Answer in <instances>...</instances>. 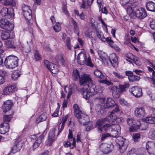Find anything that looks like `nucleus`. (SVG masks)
<instances>
[{
	"label": "nucleus",
	"instance_id": "obj_1",
	"mask_svg": "<svg viewBox=\"0 0 155 155\" xmlns=\"http://www.w3.org/2000/svg\"><path fill=\"white\" fill-rule=\"evenodd\" d=\"M121 128L119 124L113 125L110 132V137H116V141L119 146V150L123 153L126 150L128 145V140L121 136L117 137L120 134Z\"/></svg>",
	"mask_w": 155,
	"mask_h": 155
},
{
	"label": "nucleus",
	"instance_id": "obj_2",
	"mask_svg": "<svg viewBox=\"0 0 155 155\" xmlns=\"http://www.w3.org/2000/svg\"><path fill=\"white\" fill-rule=\"evenodd\" d=\"M138 0H133L130 2V3L123 6L126 10L128 15L132 17H134L135 15V8L138 5Z\"/></svg>",
	"mask_w": 155,
	"mask_h": 155
},
{
	"label": "nucleus",
	"instance_id": "obj_3",
	"mask_svg": "<svg viewBox=\"0 0 155 155\" xmlns=\"http://www.w3.org/2000/svg\"><path fill=\"white\" fill-rule=\"evenodd\" d=\"M18 59L17 57L11 55L6 58L4 64L6 67L13 69L18 65Z\"/></svg>",
	"mask_w": 155,
	"mask_h": 155
},
{
	"label": "nucleus",
	"instance_id": "obj_4",
	"mask_svg": "<svg viewBox=\"0 0 155 155\" xmlns=\"http://www.w3.org/2000/svg\"><path fill=\"white\" fill-rule=\"evenodd\" d=\"M118 87L119 88L114 86L112 88V93L114 95H116V97H119L120 94L125 91L126 88H129V84L128 83H124L123 85L119 84Z\"/></svg>",
	"mask_w": 155,
	"mask_h": 155
},
{
	"label": "nucleus",
	"instance_id": "obj_5",
	"mask_svg": "<svg viewBox=\"0 0 155 155\" xmlns=\"http://www.w3.org/2000/svg\"><path fill=\"white\" fill-rule=\"evenodd\" d=\"M127 124L128 125L130 126L129 128L130 132H133L136 131L139 129L140 126V123L139 121H137L136 123L135 121L132 118H128L127 120Z\"/></svg>",
	"mask_w": 155,
	"mask_h": 155
},
{
	"label": "nucleus",
	"instance_id": "obj_6",
	"mask_svg": "<svg viewBox=\"0 0 155 155\" xmlns=\"http://www.w3.org/2000/svg\"><path fill=\"white\" fill-rule=\"evenodd\" d=\"M96 34L97 37L103 42L108 43L109 45H111V43L113 42L110 37L105 38L103 32L101 30H96Z\"/></svg>",
	"mask_w": 155,
	"mask_h": 155
},
{
	"label": "nucleus",
	"instance_id": "obj_7",
	"mask_svg": "<svg viewBox=\"0 0 155 155\" xmlns=\"http://www.w3.org/2000/svg\"><path fill=\"white\" fill-rule=\"evenodd\" d=\"M0 27L2 28L7 30L9 31H12L13 28L12 23L5 19H2L0 20Z\"/></svg>",
	"mask_w": 155,
	"mask_h": 155
},
{
	"label": "nucleus",
	"instance_id": "obj_8",
	"mask_svg": "<svg viewBox=\"0 0 155 155\" xmlns=\"http://www.w3.org/2000/svg\"><path fill=\"white\" fill-rule=\"evenodd\" d=\"M22 11L25 19L28 21L30 20L32 18V15L30 7L28 5H24L22 6Z\"/></svg>",
	"mask_w": 155,
	"mask_h": 155
},
{
	"label": "nucleus",
	"instance_id": "obj_9",
	"mask_svg": "<svg viewBox=\"0 0 155 155\" xmlns=\"http://www.w3.org/2000/svg\"><path fill=\"white\" fill-rule=\"evenodd\" d=\"M23 144L21 141L20 138L16 139L14 143V145L12 147L11 152L13 153H15L19 151L22 148Z\"/></svg>",
	"mask_w": 155,
	"mask_h": 155
},
{
	"label": "nucleus",
	"instance_id": "obj_10",
	"mask_svg": "<svg viewBox=\"0 0 155 155\" xmlns=\"http://www.w3.org/2000/svg\"><path fill=\"white\" fill-rule=\"evenodd\" d=\"M79 82L80 85L85 86L92 83V81L89 75L84 74L80 78Z\"/></svg>",
	"mask_w": 155,
	"mask_h": 155
},
{
	"label": "nucleus",
	"instance_id": "obj_11",
	"mask_svg": "<svg viewBox=\"0 0 155 155\" xmlns=\"http://www.w3.org/2000/svg\"><path fill=\"white\" fill-rule=\"evenodd\" d=\"M44 62L46 67L52 73L56 74L58 73L59 69L57 65L51 63L47 60H45Z\"/></svg>",
	"mask_w": 155,
	"mask_h": 155
},
{
	"label": "nucleus",
	"instance_id": "obj_12",
	"mask_svg": "<svg viewBox=\"0 0 155 155\" xmlns=\"http://www.w3.org/2000/svg\"><path fill=\"white\" fill-rule=\"evenodd\" d=\"M129 92L135 97H139L143 95L142 89L138 86H134L129 89Z\"/></svg>",
	"mask_w": 155,
	"mask_h": 155
},
{
	"label": "nucleus",
	"instance_id": "obj_13",
	"mask_svg": "<svg viewBox=\"0 0 155 155\" xmlns=\"http://www.w3.org/2000/svg\"><path fill=\"white\" fill-rule=\"evenodd\" d=\"M101 150L104 153L108 154L111 152L113 149V145L108 143L101 144L100 146Z\"/></svg>",
	"mask_w": 155,
	"mask_h": 155
},
{
	"label": "nucleus",
	"instance_id": "obj_14",
	"mask_svg": "<svg viewBox=\"0 0 155 155\" xmlns=\"http://www.w3.org/2000/svg\"><path fill=\"white\" fill-rule=\"evenodd\" d=\"M1 15L3 17L9 18L14 16V15L13 12V10L11 8L9 9L7 8H3L0 12Z\"/></svg>",
	"mask_w": 155,
	"mask_h": 155
},
{
	"label": "nucleus",
	"instance_id": "obj_15",
	"mask_svg": "<svg viewBox=\"0 0 155 155\" xmlns=\"http://www.w3.org/2000/svg\"><path fill=\"white\" fill-rule=\"evenodd\" d=\"M147 16V14L145 10L143 8H140L135 12L134 17L136 16L139 19H143Z\"/></svg>",
	"mask_w": 155,
	"mask_h": 155
},
{
	"label": "nucleus",
	"instance_id": "obj_16",
	"mask_svg": "<svg viewBox=\"0 0 155 155\" xmlns=\"http://www.w3.org/2000/svg\"><path fill=\"white\" fill-rule=\"evenodd\" d=\"M105 60H107V63H108V61L110 62L114 68H116L118 66L117 58L116 55L114 53L111 54L109 58H107V59H105Z\"/></svg>",
	"mask_w": 155,
	"mask_h": 155
},
{
	"label": "nucleus",
	"instance_id": "obj_17",
	"mask_svg": "<svg viewBox=\"0 0 155 155\" xmlns=\"http://www.w3.org/2000/svg\"><path fill=\"white\" fill-rule=\"evenodd\" d=\"M56 131V129L53 128L50 131L48 135V139L46 142L48 145H51L52 142L54 141L55 139V132Z\"/></svg>",
	"mask_w": 155,
	"mask_h": 155
},
{
	"label": "nucleus",
	"instance_id": "obj_18",
	"mask_svg": "<svg viewBox=\"0 0 155 155\" xmlns=\"http://www.w3.org/2000/svg\"><path fill=\"white\" fill-rule=\"evenodd\" d=\"M135 114L136 116L138 117H143L146 115L145 111L143 107H136L135 109Z\"/></svg>",
	"mask_w": 155,
	"mask_h": 155
},
{
	"label": "nucleus",
	"instance_id": "obj_19",
	"mask_svg": "<svg viewBox=\"0 0 155 155\" xmlns=\"http://www.w3.org/2000/svg\"><path fill=\"white\" fill-rule=\"evenodd\" d=\"M78 119L80 123L84 125H88V122L90 121L88 116L84 114H82L81 116Z\"/></svg>",
	"mask_w": 155,
	"mask_h": 155
},
{
	"label": "nucleus",
	"instance_id": "obj_20",
	"mask_svg": "<svg viewBox=\"0 0 155 155\" xmlns=\"http://www.w3.org/2000/svg\"><path fill=\"white\" fill-rule=\"evenodd\" d=\"M114 124H105L102 127H99L98 129V131L99 133H101L102 132L103 130L107 132H110L111 130V128L113 127V125Z\"/></svg>",
	"mask_w": 155,
	"mask_h": 155
},
{
	"label": "nucleus",
	"instance_id": "obj_21",
	"mask_svg": "<svg viewBox=\"0 0 155 155\" xmlns=\"http://www.w3.org/2000/svg\"><path fill=\"white\" fill-rule=\"evenodd\" d=\"M87 87L89 88L88 91V92L90 93V94L92 96L95 95L97 93V89L95 85L93 84L92 83L90 84H87Z\"/></svg>",
	"mask_w": 155,
	"mask_h": 155
},
{
	"label": "nucleus",
	"instance_id": "obj_22",
	"mask_svg": "<svg viewBox=\"0 0 155 155\" xmlns=\"http://www.w3.org/2000/svg\"><path fill=\"white\" fill-rule=\"evenodd\" d=\"M9 127L8 123L4 122L0 125V133L4 134L8 131Z\"/></svg>",
	"mask_w": 155,
	"mask_h": 155
},
{
	"label": "nucleus",
	"instance_id": "obj_23",
	"mask_svg": "<svg viewBox=\"0 0 155 155\" xmlns=\"http://www.w3.org/2000/svg\"><path fill=\"white\" fill-rule=\"evenodd\" d=\"M44 133L39 136L33 145V147L34 149L38 148L40 144L42 142V140L44 138Z\"/></svg>",
	"mask_w": 155,
	"mask_h": 155
},
{
	"label": "nucleus",
	"instance_id": "obj_24",
	"mask_svg": "<svg viewBox=\"0 0 155 155\" xmlns=\"http://www.w3.org/2000/svg\"><path fill=\"white\" fill-rule=\"evenodd\" d=\"M12 105V103L10 100H8L5 102L3 106L4 112H5L10 110L11 109Z\"/></svg>",
	"mask_w": 155,
	"mask_h": 155
},
{
	"label": "nucleus",
	"instance_id": "obj_25",
	"mask_svg": "<svg viewBox=\"0 0 155 155\" xmlns=\"http://www.w3.org/2000/svg\"><path fill=\"white\" fill-rule=\"evenodd\" d=\"M116 103L111 98H108L105 104L104 105V107L105 108H111L116 105Z\"/></svg>",
	"mask_w": 155,
	"mask_h": 155
},
{
	"label": "nucleus",
	"instance_id": "obj_26",
	"mask_svg": "<svg viewBox=\"0 0 155 155\" xmlns=\"http://www.w3.org/2000/svg\"><path fill=\"white\" fill-rule=\"evenodd\" d=\"M127 58L133 61L134 63L137 65L139 66L141 64V63L139 58L136 56H134L132 54L129 53L128 54Z\"/></svg>",
	"mask_w": 155,
	"mask_h": 155
},
{
	"label": "nucleus",
	"instance_id": "obj_27",
	"mask_svg": "<svg viewBox=\"0 0 155 155\" xmlns=\"http://www.w3.org/2000/svg\"><path fill=\"white\" fill-rule=\"evenodd\" d=\"M73 108L74 110V115L78 119L84 113H82L81 111L80 110L77 104H75L73 106Z\"/></svg>",
	"mask_w": 155,
	"mask_h": 155
},
{
	"label": "nucleus",
	"instance_id": "obj_28",
	"mask_svg": "<svg viewBox=\"0 0 155 155\" xmlns=\"http://www.w3.org/2000/svg\"><path fill=\"white\" fill-rule=\"evenodd\" d=\"M55 60L58 64H63L65 61L64 56L62 54H58L55 58Z\"/></svg>",
	"mask_w": 155,
	"mask_h": 155
},
{
	"label": "nucleus",
	"instance_id": "obj_29",
	"mask_svg": "<svg viewBox=\"0 0 155 155\" xmlns=\"http://www.w3.org/2000/svg\"><path fill=\"white\" fill-rule=\"evenodd\" d=\"M14 87L12 85L6 87L3 91V94L4 95H9L12 93L14 91Z\"/></svg>",
	"mask_w": 155,
	"mask_h": 155
},
{
	"label": "nucleus",
	"instance_id": "obj_30",
	"mask_svg": "<svg viewBox=\"0 0 155 155\" xmlns=\"http://www.w3.org/2000/svg\"><path fill=\"white\" fill-rule=\"evenodd\" d=\"M146 7L148 11L155 12V3L152 2H147L146 5Z\"/></svg>",
	"mask_w": 155,
	"mask_h": 155
},
{
	"label": "nucleus",
	"instance_id": "obj_31",
	"mask_svg": "<svg viewBox=\"0 0 155 155\" xmlns=\"http://www.w3.org/2000/svg\"><path fill=\"white\" fill-rule=\"evenodd\" d=\"M66 35L65 34L63 33L62 35V38L63 41H64L66 38V40L65 42V43L68 48L69 50H71V46L70 43V39L68 37L66 38Z\"/></svg>",
	"mask_w": 155,
	"mask_h": 155
},
{
	"label": "nucleus",
	"instance_id": "obj_32",
	"mask_svg": "<svg viewBox=\"0 0 155 155\" xmlns=\"http://www.w3.org/2000/svg\"><path fill=\"white\" fill-rule=\"evenodd\" d=\"M81 91L83 98L89 100L90 97H92V96L90 94V93L88 92V90L83 88L81 90Z\"/></svg>",
	"mask_w": 155,
	"mask_h": 155
},
{
	"label": "nucleus",
	"instance_id": "obj_33",
	"mask_svg": "<svg viewBox=\"0 0 155 155\" xmlns=\"http://www.w3.org/2000/svg\"><path fill=\"white\" fill-rule=\"evenodd\" d=\"M8 31H2L1 34V37L2 40H7L9 38H13V37L10 36L9 32Z\"/></svg>",
	"mask_w": 155,
	"mask_h": 155
},
{
	"label": "nucleus",
	"instance_id": "obj_34",
	"mask_svg": "<svg viewBox=\"0 0 155 155\" xmlns=\"http://www.w3.org/2000/svg\"><path fill=\"white\" fill-rule=\"evenodd\" d=\"M75 139L74 138L73 140V142L72 143V145H71V143L69 141H64L63 142V144L64 147H70L71 149H73L75 146Z\"/></svg>",
	"mask_w": 155,
	"mask_h": 155
},
{
	"label": "nucleus",
	"instance_id": "obj_35",
	"mask_svg": "<svg viewBox=\"0 0 155 155\" xmlns=\"http://www.w3.org/2000/svg\"><path fill=\"white\" fill-rule=\"evenodd\" d=\"M86 58V54L84 53H80L78 55L77 58V60L78 61V62H80V63H82L81 61H83V62L84 60H85Z\"/></svg>",
	"mask_w": 155,
	"mask_h": 155
},
{
	"label": "nucleus",
	"instance_id": "obj_36",
	"mask_svg": "<svg viewBox=\"0 0 155 155\" xmlns=\"http://www.w3.org/2000/svg\"><path fill=\"white\" fill-rule=\"evenodd\" d=\"M86 60H84L83 63H80V64L81 65H83L84 63H86V65L88 66L91 67H93L94 66V64L92 63L91 58L90 57H89L88 58H86Z\"/></svg>",
	"mask_w": 155,
	"mask_h": 155
},
{
	"label": "nucleus",
	"instance_id": "obj_37",
	"mask_svg": "<svg viewBox=\"0 0 155 155\" xmlns=\"http://www.w3.org/2000/svg\"><path fill=\"white\" fill-rule=\"evenodd\" d=\"M6 47L8 48H16L12 40L6 41L5 43Z\"/></svg>",
	"mask_w": 155,
	"mask_h": 155
},
{
	"label": "nucleus",
	"instance_id": "obj_38",
	"mask_svg": "<svg viewBox=\"0 0 155 155\" xmlns=\"http://www.w3.org/2000/svg\"><path fill=\"white\" fill-rule=\"evenodd\" d=\"M3 4L5 6H14L15 5V1L13 0H5Z\"/></svg>",
	"mask_w": 155,
	"mask_h": 155
},
{
	"label": "nucleus",
	"instance_id": "obj_39",
	"mask_svg": "<svg viewBox=\"0 0 155 155\" xmlns=\"http://www.w3.org/2000/svg\"><path fill=\"white\" fill-rule=\"evenodd\" d=\"M72 78L74 80H76L80 78L79 71L77 70H74L72 74Z\"/></svg>",
	"mask_w": 155,
	"mask_h": 155
},
{
	"label": "nucleus",
	"instance_id": "obj_40",
	"mask_svg": "<svg viewBox=\"0 0 155 155\" xmlns=\"http://www.w3.org/2000/svg\"><path fill=\"white\" fill-rule=\"evenodd\" d=\"M128 78L130 82H133L139 81L140 78L138 76L133 75L130 77H128Z\"/></svg>",
	"mask_w": 155,
	"mask_h": 155
},
{
	"label": "nucleus",
	"instance_id": "obj_41",
	"mask_svg": "<svg viewBox=\"0 0 155 155\" xmlns=\"http://www.w3.org/2000/svg\"><path fill=\"white\" fill-rule=\"evenodd\" d=\"M145 120L147 123L151 124H155V116L147 117L145 118Z\"/></svg>",
	"mask_w": 155,
	"mask_h": 155
},
{
	"label": "nucleus",
	"instance_id": "obj_42",
	"mask_svg": "<svg viewBox=\"0 0 155 155\" xmlns=\"http://www.w3.org/2000/svg\"><path fill=\"white\" fill-rule=\"evenodd\" d=\"M148 136L152 140L155 139V129L151 128L150 129L149 133Z\"/></svg>",
	"mask_w": 155,
	"mask_h": 155
},
{
	"label": "nucleus",
	"instance_id": "obj_43",
	"mask_svg": "<svg viewBox=\"0 0 155 155\" xmlns=\"http://www.w3.org/2000/svg\"><path fill=\"white\" fill-rule=\"evenodd\" d=\"M94 73V75L98 78H104V76L102 74V72L97 69L95 70Z\"/></svg>",
	"mask_w": 155,
	"mask_h": 155
},
{
	"label": "nucleus",
	"instance_id": "obj_44",
	"mask_svg": "<svg viewBox=\"0 0 155 155\" xmlns=\"http://www.w3.org/2000/svg\"><path fill=\"white\" fill-rule=\"evenodd\" d=\"M146 149L150 155H155V147H146Z\"/></svg>",
	"mask_w": 155,
	"mask_h": 155
},
{
	"label": "nucleus",
	"instance_id": "obj_45",
	"mask_svg": "<svg viewBox=\"0 0 155 155\" xmlns=\"http://www.w3.org/2000/svg\"><path fill=\"white\" fill-rule=\"evenodd\" d=\"M34 57L36 61H39L41 59V56L39 54V52L38 50L35 51L34 52Z\"/></svg>",
	"mask_w": 155,
	"mask_h": 155
},
{
	"label": "nucleus",
	"instance_id": "obj_46",
	"mask_svg": "<svg viewBox=\"0 0 155 155\" xmlns=\"http://www.w3.org/2000/svg\"><path fill=\"white\" fill-rule=\"evenodd\" d=\"M67 90H68V92L67 97L68 98L74 92V90L73 89L72 86L71 85L67 87Z\"/></svg>",
	"mask_w": 155,
	"mask_h": 155
},
{
	"label": "nucleus",
	"instance_id": "obj_47",
	"mask_svg": "<svg viewBox=\"0 0 155 155\" xmlns=\"http://www.w3.org/2000/svg\"><path fill=\"white\" fill-rule=\"evenodd\" d=\"M53 28L56 32H58L61 30V26L59 23H57L53 26Z\"/></svg>",
	"mask_w": 155,
	"mask_h": 155
},
{
	"label": "nucleus",
	"instance_id": "obj_48",
	"mask_svg": "<svg viewBox=\"0 0 155 155\" xmlns=\"http://www.w3.org/2000/svg\"><path fill=\"white\" fill-rule=\"evenodd\" d=\"M113 74L115 77L119 79H122L125 78L124 75H123L119 73L116 72L115 71H114L113 72Z\"/></svg>",
	"mask_w": 155,
	"mask_h": 155
},
{
	"label": "nucleus",
	"instance_id": "obj_49",
	"mask_svg": "<svg viewBox=\"0 0 155 155\" xmlns=\"http://www.w3.org/2000/svg\"><path fill=\"white\" fill-rule=\"evenodd\" d=\"M12 117V114L5 115L4 116V122L7 123L9 122Z\"/></svg>",
	"mask_w": 155,
	"mask_h": 155
},
{
	"label": "nucleus",
	"instance_id": "obj_50",
	"mask_svg": "<svg viewBox=\"0 0 155 155\" xmlns=\"http://www.w3.org/2000/svg\"><path fill=\"white\" fill-rule=\"evenodd\" d=\"M47 118V116L45 114L43 113L39 117L38 120L39 121H43L45 120Z\"/></svg>",
	"mask_w": 155,
	"mask_h": 155
},
{
	"label": "nucleus",
	"instance_id": "obj_51",
	"mask_svg": "<svg viewBox=\"0 0 155 155\" xmlns=\"http://www.w3.org/2000/svg\"><path fill=\"white\" fill-rule=\"evenodd\" d=\"M109 116L112 122L115 121L117 118L116 114L112 112H111L110 114L109 115Z\"/></svg>",
	"mask_w": 155,
	"mask_h": 155
},
{
	"label": "nucleus",
	"instance_id": "obj_52",
	"mask_svg": "<svg viewBox=\"0 0 155 155\" xmlns=\"http://www.w3.org/2000/svg\"><path fill=\"white\" fill-rule=\"evenodd\" d=\"M62 10L63 12L67 16L69 15V14L67 10V6L66 5H63L62 7Z\"/></svg>",
	"mask_w": 155,
	"mask_h": 155
},
{
	"label": "nucleus",
	"instance_id": "obj_53",
	"mask_svg": "<svg viewBox=\"0 0 155 155\" xmlns=\"http://www.w3.org/2000/svg\"><path fill=\"white\" fill-rule=\"evenodd\" d=\"M72 23L74 26V29L75 31L76 32L78 31V27L77 23L73 18L72 19Z\"/></svg>",
	"mask_w": 155,
	"mask_h": 155
},
{
	"label": "nucleus",
	"instance_id": "obj_54",
	"mask_svg": "<svg viewBox=\"0 0 155 155\" xmlns=\"http://www.w3.org/2000/svg\"><path fill=\"white\" fill-rule=\"evenodd\" d=\"M88 125H89L86 128V130L87 131H89L91 129L93 128V122L91 121H89L88 122Z\"/></svg>",
	"mask_w": 155,
	"mask_h": 155
},
{
	"label": "nucleus",
	"instance_id": "obj_55",
	"mask_svg": "<svg viewBox=\"0 0 155 155\" xmlns=\"http://www.w3.org/2000/svg\"><path fill=\"white\" fill-rule=\"evenodd\" d=\"M140 135L139 134H133V137L135 142H137L138 139L140 138Z\"/></svg>",
	"mask_w": 155,
	"mask_h": 155
},
{
	"label": "nucleus",
	"instance_id": "obj_56",
	"mask_svg": "<svg viewBox=\"0 0 155 155\" xmlns=\"http://www.w3.org/2000/svg\"><path fill=\"white\" fill-rule=\"evenodd\" d=\"M64 125L61 124V125L60 124L58 126V133L57 134V136H58L60 133L64 129Z\"/></svg>",
	"mask_w": 155,
	"mask_h": 155
},
{
	"label": "nucleus",
	"instance_id": "obj_57",
	"mask_svg": "<svg viewBox=\"0 0 155 155\" xmlns=\"http://www.w3.org/2000/svg\"><path fill=\"white\" fill-rule=\"evenodd\" d=\"M114 106H115V108L111 112L114 113H117L119 112L120 111V109L119 106L116 104Z\"/></svg>",
	"mask_w": 155,
	"mask_h": 155
},
{
	"label": "nucleus",
	"instance_id": "obj_58",
	"mask_svg": "<svg viewBox=\"0 0 155 155\" xmlns=\"http://www.w3.org/2000/svg\"><path fill=\"white\" fill-rule=\"evenodd\" d=\"M86 6L87 8H88V5L87 4V0H83L82 3L81 4V7L82 8H85Z\"/></svg>",
	"mask_w": 155,
	"mask_h": 155
},
{
	"label": "nucleus",
	"instance_id": "obj_59",
	"mask_svg": "<svg viewBox=\"0 0 155 155\" xmlns=\"http://www.w3.org/2000/svg\"><path fill=\"white\" fill-rule=\"evenodd\" d=\"M114 42L113 41V42L111 43V45H109L111 47L114 48V49L117 51H120V49L119 48V47L117 45H114Z\"/></svg>",
	"mask_w": 155,
	"mask_h": 155
},
{
	"label": "nucleus",
	"instance_id": "obj_60",
	"mask_svg": "<svg viewBox=\"0 0 155 155\" xmlns=\"http://www.w3.org/2000/svg\"><path fill=\"white\" fill-rule=\"evenodd\" d=\"M150 25L152 29L155 30V19L152 20V21H150Z\"/></svg>",
	"mask_w": 155,
	"mask_h": 155
},
{
	"label": "nucleus",
	"instance_id": "obj_61",
	"mask_svg": "<svg viewBox=\"0 0 155 155\" xmlns=\"http://www.w3.org/2000/svg\"><path fill=\"white\" fill-rule=\"evenodd\" d=\"M108 137H110V134L109 133L102 134L101 136V140H103L106 138Z\"/></svg>",
	"mask_w": 155,
	"mask_h": 155
},
{
	"label": "nucleus",
	"instance_id": "obj_62",
	"mask_svg": "<svg viewBox=\"0 0 155 155\" xmlns=\"http://www.w3.org/2000/svg\"><path fill=\"white\" fill-rule=\"evenodd\" d=\"M120 103L122 105H127L129 104L123 98L120 100Z\"/></svg>",
	"mask_w": 155,
	"mask_h": 155
},
{
	"label": "nucleus",
	"instance_id": "obj_63",
	"mask_svg": "<svg viewBox=\"0 0 155 155\" xmlns=\"http://www.w3.org/2000/svg\"><path fill=\"white\" fill-rule=\"evenodd\" d=\"M59 110V107H58L54 113L52 114V116L53 117H56L58 116V111Z\"/></svg>",
	"mask_w": 155,
	"mask_h": 155
},
{
	"label": "nucleus",
	"instance_id": "obj_64",
	"mask_svg": "<svg viewBox=\"0 0 155 155\" xmlns=\"http://www.w3.org/2000/svg\"><path fill=\"white\" fill-rule=\"evenodd\" d=\"M130 0H120V3L123 6L128 3H130Z\"/></svg>",
	"mask_w": 155,
	"mask_h": 155
}]
</instances>
